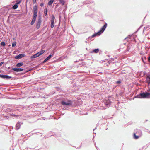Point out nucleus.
I'll list each match as a JSON object with an SVG mask.
<instances>
[{"label": "nucleus", "mask_w": 150, "mask_h": 150, "mask_svg": "<svg viewBox=\"0 0 150 150\" xmlns=\"http://www.w3.org/2000/svg\"><path fill=\"white\" fill-rule=\"evenodd\" d=\"M139 98H150V93L146 92L140 93L137 96Z\"/></svg>", "instance_id": "nucleus-1"}, {"label": "nucleus", "mask_w": 150, "mask_h": 150, "mask_svg": "<svg viewBox=\"0 0 150 150\" xmlns=\"http://www.w3.org/2000/svg\"><path fill=\"white\" fill-rule=\"evenodd\" d=\"M136 134H138L137 135H136V134L134 133V138L135 139H138L142 135V133L140 130H138L136 132Z\"/></svg>", "instance_id": "nucleus-2"}, {"label": "nucleus", "mask_w": 150, "mask_h": 150, "mask_svg": "<svg viewBox=\"0 0 150 150\" xmlns=\"http://www.w3.org/2000/svg\"><path fill=\"white\" fill-rule=\"evenodd\" d=\"M107 26V24L105 23L104 26L101 28L100 30L97 32V34L98 35H100L102 33H103L105 30V29Z\"/></svg>", "instance_id": "nucleus-3"}, {"label": "nucleus", "mask_w": 150, "mask_h": 150, "mask_svg": "<svg viewBox=\"0 0 150 150\" xmlns=\"http://www.w3.org/2000/svg\"><path fill=\"white\" fill-rule=\"evenodd\" d=\"M41 21V17H39L36 24V28L37 29H38L40 28Z\"/></svg>", "instance_id": "nucleus-4"}, {"label": "nucleus", "mask_w": 150, "mask_h": 150, "mask_svg": "<svg viewBox=\"0 0 150 150\" xmlns=\"http://www.w3.org/2000/svg\"><path fill=\"white\" fill-rule=\"evenodd\" d=\"M38 8L37 6H35L33 7V16H37L38 14Z\"/></svg>", "instance_id": "nucleus-5"}, {"label": "nucleus", "mask_w": 150, "mask_h": 150, "mask_svg": "<svg viewBox=\"0 0 150 150\" xmlns=\"http://www.w3.org/2000/svg\"><path fill=\"white\" fill-rule=\"evenodd\" d=\"M54 20L55 17L54 15H52L51 18V27L53 28L54 25Z\"/></svg>", "instance_id": "nucleus-6"}, {"label": "nucleus", "mask_w": 150, "mask_h": 150, "mask_svg": "<svg viewBox=\"0 0 150 150\" xmlns=\"http://www.w3.org/2000/svg\"><path fill=\"white\" fill-rule=\"evenodd\" d=\"M61 104L64 105H70L72 104V102L70 100L68 101L67 102L62 101L61 102Z\"/></svg>", "instance_id": "nucleus-7"}, {"label": "nucleus", "mask_w": 150, "mask_h": 150, "mask_svg": "<svg viewBox=\"0 0 150 150\" xmlns=\"http://www.w3.org/2000/svg\"><path fill=\"white\" fill-rule=\"evenodd\" d=\"M12 69L13 71L16 72H20L23 71V69L22 68H13Z\"/></svg>", "instance_id": "nucleus-8"}, {"label": "nucleus", "mask_w": 150, "mask_h": 150, "mask_svg": "<svg viewBox=\"0 0 150 150\" xmlns=\"http://www.w3.org/2000/svg\"><path fill=\"white\" fill-rule=\"evenodd\" d=\"M24 56V55L23 54H21L18 56H16L15 58L16 59H20Z\"/></svg>", "instance_id": "nucleus-9"}, {"label": "nucleus", "mask_w": 150, "mask_h": 150, "mask_svg": "<svg viewBox=\"0 0 150 150\" xmlns=\"http://www.w3.org/2000/svg\"><path fill=\"white\" fill-rule=\"evenodd\" d=\"M146 82L148 84H150V74L148 75L146 78Z\"/></svg>", "instance_id": "nucleus-10"}, {"label": "nucleus", "mask_w": 150, "mask_h": 150, "mask_svg": "<svg viewBox=\"0 0 150 150\" xmlns=\"http://www.w3.org/2000/svg\"><path fill=\"white\" fill-rule=\"evenodd\" d=\"M36 17L37 16H33V19L31 22V25H33V24L35 23V21Z\"/></svg>", "instance_id": "nucleus-11"}, {"label": "nucleus", "mask_w": 150, "mask_h": 150, "mask_svg": "<svg viewBox=\"0 0 150 150\" xmlns=\"http://www.w3.org/2000/svg\"><path fill=\"white\" fill-rule=\"evenodd\" d=\"M52 55L51 54H50L47 58H46L43 61V63H44L45 62L47 61L51 57Z\"/></svg>", "instance_id": "nucleus-12"}, {"label": "nucleus", "mask_w": 150, "mask_h": 150, "mask_svg": "<svg viewBox=\"0 0 150 150\" xmlns=\"http://www.w3.org/2000/svg\"><path fill=\"white\" fill-rule=\"evenodd\" d=\"M21 126L20 123V122H18L17 123L16 126V130H18L20 128Z\"/></svg>", "instance_id": "nucleus-13"}, {"label": "nucleus", "mask_w": 150, "mask_h": 150, "mask_svg": "<svg viewBox=\"0 0 150 150\" xmlns=\"http://www.w3.org/2000/svg\"><path fill=\"white\" fill-rule=\"evenodd\" d=\"M38 53H37L36 54H35L33 55L31 57V59H32L33 58H35L38 57L39 56V55H38Z\"/></svg>", "instance_id": "nucleus-14"}, {"label": "nucleus", "mask_w": 150, "mask_h": 150, "mask_svg": "<svg viewBox=\"0 0 150 150\" xmlns=\"http://www.w3.org/2000/svg\"><path fill=\"white\" fill-rule=\"evenodd\" d=\"M45 52V50H42L38 52V54L39 55V56H40L43 54Z\"/></svg>", "instance_id": "nucleus-15"}, {"label": "nucleus", "mask_w": 150, "mask_h": 150, "mask_svg": "<svg viewBox=\"0 0 150 150\" xmlns=\"http://www.w3.org/2000/svg\"><path fill=\"white\" fill-rule=\"evenodd\" d=\"M54 0H50L48 3V5H51L52 3L54 2Z\"/></svg>", "instance_id": "nucleus-16"}, {"label": "nucleus", "mask_w": 150, "mask_h": 150, "mask_svg": "<svg viewBox=\"0 0 150 150\" xmlns=\"http://www.w3.org/2000/svg\"><path fill=\"white\" fill-rule=\"evenodd\" d=\"M23 65V63H21V62H20V63H17L16 64V66L17 67H21V66Z\"/></svg>", "instance_id": "nucleus-17"}, {"label": "nucleus", "mask_w": 150, "mask_h": 150, "mask_svg": "<svg viewBox=\"0 0 150 150\" xmlns=\"http://www.w3.org/2000/svg\"><path fill=\"white\" fill-rule=\"evenodd\" d=\"M18 7V5L17 4H16L13 7V8L14 9H16Z\"/></svg>", "instance_id": "nucleus-18"}, {"label": "nucleus", "mask_w": 150, "mask_h": 150, "mask_svg": "<svg viewBox=\"0 0 150 150\" xmlns=\"http://www.w3.org/2000/svg\"><path fill=\"white\" fill-rule=\"evenodd\" d=\"M99 51V50L98 49H96L93 50V52L96 53H98Z\"/></svg>", "instance_id": "nucleus-19"}, {"label": "nucleus", "mask_w": 150, "mask_h": 150, "mask_svg": "<svg viewBox=\"0 0 150 150\" xmlns=\"http://www.w3.org/2000/svg\"><path fill=\"white\" fill-rule=\"evenodd\" d=\"M60 2L62 5H64L65 4V1L64 0H59Z\"/></svg>", "instance_id": "nucleus-20"}, {"label": "nucleus", "mask_w": 150, "mask_h": 150, "mask_svg": "<svg viewBox=\"0 0 150 150\" xmlns=\"http://www.w3.org/2000/svg\"><path fill=\"white\" fill-rule=\"evenodd\" d=\"M16 42H13L12 45V46L13 47H14L16 46Z\"/></svg>", "instance_id": "nucleus-21"}, {"label": "nucleus", "mask_w": 150, "mask_h": 150, "mask_svg": "<svg viewBox=\"0 0 150 150\" xmlns=\"http://www.w3.org/2000/svg\"><path fill=\"white\" fill-rule=\"evenodd\" d=\"M124 45H122L120 46V47L119 49L120 51L122 49L124 48Z\"/></svg>", "instance_id": "nucleus-22"}, {"label": "nucleus", "mask_w": 150, "mask_h": 150, "mask_svg": "<svg viewBox=\"0 0 150 150\" xmlns=\"http://www.w3.org/2000/svg\"><path fill=\"white\" fill-rule=\"evenodd\" d=\"M11 78V77L8 75H5V78L10 79Z\"/></svg>", "instance_id": "nucleus-23"}, {"label": "nucleus", "mask_w": 150, "mask_h": 150, "mask_svg": "<svg viewBox=\"0 0 150 150\" xmlns=\"http://www.w3.org/2000/svg\"><path fill=\"white\" fill-rule=\"evenodd\" d=\"M5 75L0 74V77L2 78H5Z\"/></svg>", "instance_id": "nucleus-24"}, {"label": "nucleus", "mask_w": 150, "mask_h": 150, "mask_svg": "<svg viewBox=\"0 0 150 150\" xmlns=\"http://www.w3.org/2000/svg\"><path fill=\"white\" fill-rule=\"evenodd\" d=\"M1 45L4 46L6 45V44L4 42H2L1 43Z\"/></svg>", "instance_id": "nucleus-25"}, {"label": "nucleus", "mask_w": 150, "mask_h": 150, "mask_svg": "<svg viewBox=\"0 0 150 150\" xmlns=\"http://www.w3.org/2000/svg\"><path fill=\"white\" fill-rule=\"evenodd\" d=\"M98 35V34H97V33H96L94 34H93V35H92V37H95V36H96V35Z\"/></svg>", "instance_id": "nucleus-26"}, {"label": "nucleus", "mask_w": 150, "mask_h": 150, "mask_svg": "<svg viewBox=\"0 0 150 150\" xmlns=\"http://www.w3.org/2000/svg\"><path fill=\"white\" fill-rule=\"evenodd\" d=\"M44 14L45 16H46L47 14V11H45L44 12Z\"/></svg>", "instance_id": "nucleus-27"}, {"label": "nucleus", "mask_w": 150, "mask_h": 150, "mask_svg": "<svg viewBox=\"0 0 150 150\" xmlns=\"http://www.w3.org/2000/svg\"><path fill=\"white\" fill-rule=\"evenodd\" d=\"M44 4L43 3H41L40 4V6L41 7H42L44 6Z\"/></svg>", "instance_id": "nucleus-28"}, {"label": "nucleus", "mask_w": 150, "mask_h": 150, "mask_svg": "<svg viewBox=\"0 0 150 150\" xmlns=\"http://www.w3.org/2000/svg\"><path fill=\"white\" fill-rule=\"evenodd\" d=\"M4 62H1L0 63V66H1L3 63Z\"/></svg>", "instance_id": "nucleus-29"}, {"label": "nucleus", "mask_w": 150, "mask_h": 150, "mask_svg": "<svg viewBox=\"0 0 150 150\" xmlns=\"http://www.w3.org/2000/svg\"><path fill=\"white\" fill-rule=\"evenodd\" d=\"M36 0H33V3H35L36 2Z\"/></svg>", "instance_id": "nucleus-30"}, {"label": "nucleus", "mask_w": 150, "mask_h": 150, "mask_svg": "<svg viewBox=\"0 0 150 150\" xmlns=\"http://www.w3.org/2000/svg\"><path fill=\"white\" fill-rule=\"evenodd\" d=\"M21 2V1H18V2H17V3H16V4H19Z\"/></svg>", "instance_id": "nucleus-31"}, {"label": "nucleus", "mask_w": 150, "mask_h": 150, "mask_svg": "<svg viewBox=\"0 0 150 150\" xmlns=\"http://www.w3.org/2000/svg\"><path fill=\"white\" fill-rule=\"evenodd\" d=\"M148 60L149 62H150V57L148 58Z\"/></svg>", "instance_id": "nucleus-32"}, {"label": "nucleus", "mask_w": 150, "mask_h": 150, "mask_svg": "<svg viewBox=\"0 0 150 150\" xmlns=\"http://www.w3.org/2000/svg\"><path fill=\"white\" fill-rule=\"evenodd\" d=\"M117 83H120V81H118L117 82Z\"/></svg>", "instance_id": "nucleus-33"}, {"label": "nucleus", "mask_w": 150, "mask_h": 150, "mask_svg": "<svg viewBox=\"0 0 150 150\" xmlns=\"http://www.w3.org/2000/svg\"><path fill=\"white\" fill-rule=\"evenodd\" d=\"M28 0H26V2L28 1Z\"/></svg>", "instance_id": "nucleus-34"}, {"label": "nucleus", "mask_w": 150, "mask_h": 150, "mask_svg": "<svg viewBox=\"0 0 150 150\" xmlns=\"http://www.w3.org/2000/svg\"><path fill=\"white\" fill-rule=\"evenodd\" d=\"M1 72V71H0V72Z\"/></svg>", "instance_id": "nucleus-35"}]
</instances>
